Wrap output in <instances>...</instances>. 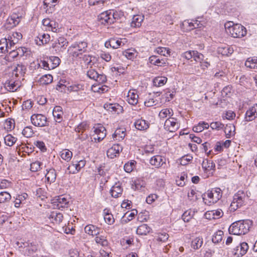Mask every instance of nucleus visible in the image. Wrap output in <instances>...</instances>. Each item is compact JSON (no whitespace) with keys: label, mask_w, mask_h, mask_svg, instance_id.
I'll return each mask as SVG.
<instances>
[{"label":"nucleus","mask_w":257,"mask_h":257,"mask_svg":"<svg viewBox=\"0 0 257 257\" xmlns=\"http://www.w3.org/2000/svg\"><path fill=\"white\" fill-rule=\"evenodd\" d=\"M252 225V221L249 219L238 220L230 225L228 231L233 235L245 234L248 232Z\"/></svg>","instance_id":"obj_1"},{"label":"nucleus","mask_w":257,"mask_h":257,"mask_svg":"<svg viewBox=\"0 0 257 257\" xmlns=\"http://www.w3.org/2000/svg\"><path fill=\"white\" fill-rule=\"evenodd\" d=\"M224 28L226 33L233 38H242L246 35V28L239 24H234L228 21L224 24Z\"/></svg>","instance_id":"obj_2"},{"label":"nucleus","mask_w":257,"mask_h":257,"mask_svg":"<svg viewBox=\"0 0 257 257\" xmlns=\"http://www.w3.org/2000/svg\"><path fill=\"white\" fill-rule=\"evenodd\" d=\"M87 46L85 41L75 42L69 47L67 53L70 56L76 58L86 51Z\"/></svg>","instance_id":"obj_3"},{"label":"nucleus","mask_w":257,"mask_h":257,"mask_svg":"<svg viewBox=\"0 0 257 257\" xmlns=\"http://www.w3.org/2000/svg\"><path fill=\"white\" fill-rule=\"evenodd\" d=\"M222 196V192L220 188H214L211 190H208L203 196L204 203L207 205H211L216 203L220 199Z\"/></svg>","instance_id":"obj_4"},{"label":"nucleus","mask_w":257,"mask_h":257,"mask_svg":"<svg viewBox=\"0 0 257 257\" xmlns=\"http://www.w3.org/2000/svg\"><path fill=\"white\" fill-rule=\"evenodd\" d=\"M245 198V193L242 191H238L233 196L232 201L229 206V210L234 212L241 207L244 204Z\"/></svg>","instance_id":"obj_5"},{"label":"nucleus","mask_w":257,"mask_h":257,"mask_svg":"<svg viewBox=\"0 0 257 257\" xmlns=\"http://www.w3.org/2000/svg\"><path fill=\"white\" fill-rule=\"evenodd\" d=\"M51 203L54 208L62 210L69 207L70 198L64 195H59L52 199Z\"/></svg>","instance_id":"obj_6"},{"label":"nucleus","mask_w":257,"mask_h":257,"mask_svg":"<svg viewBox=\"0 0 257 257\" xmlns=\"http://www.w3.org/2000/svg\"><path fill=\"white\" fill-rule=\"evenodd\" d=\"M85 164L86 161L85 159L76 160L74 158L71 164L68 167L67 170L70 174H76L83 168Z\"/></svg>","instance_id":"obj_7"},{"label":"nucleus","mask_w":257,"mask_h":257,"mask_svg":"<svg viewBox=\"0 0 257 257\" xmlns=\"http://www.w3.org/2000/svg\"><path fill=\"white\" fill-rule=\"evenodd\" d=\"M87 76L91 79L99 83H103L107 80L106 76L102 73H99L95 69L90 68L87 72Z\"/></svg>","instance_id":"obj_8"},{"label":"nucleus","mask_w":257,"mask_h":257,"mask_svg":"<svg viewBox=\"0 0 257 257\" xmlns=\"http://www.w3.org/2000/svg\"><path fill=\"white\" fill-rule=\"evenodd\" d=\"M248 249V244L245 242H242L231 249L230 251L236 257H242L246 253Z\"/></svg>","instance_id":"obj_9"},{"label":"nucleus","mask_w":257,"mask_h":257,"mask_svg":"<svg viewBox=\"0 0 257 257\" xmlns=\"http://www.w3.org/2000/svg\"><path fill=\"white\" fill-rule=\"evenodd\" d=\"M204 24L198 20H185L182 23V27L186 31H189L194 29H201Z\"/></svg>","instance_id":"obj_10"},{"label":"nucleus","mask_w":257,"mask_h":257,"mask_svg":"<svg viewBox=\"0 0 257 257\" xmlns=\"http://www.w3.org/2000/svg\"><path fill=\"white\" fill-rule=\"evenodd\" d=\"M32 123L38 127H43L46 125L47 119L45 115L42 114H34L31 116Z\"/></svg>","instance_id":"obj_11"},{"label":"nucleus","mask_w":257,"mask_h":257,"mask_svg":"<svg viewBox=\"0 0 257 257\" xmlns=\"http://www.w3.org/2000/svg\"><path fill=\"white\" fill-rule=\"evenodd\" d=\"M21 85V82L19 79H15L10 76V79L7 80L5 84V88L9 91L14 92L18 90Z\"/></svg>","instance_id":"obj_12"},{"label":"nucleus","mask_w":257,"mask_h":257,"mask_svg":"<svg viewBox=\"0 0 257 257\" xmlns=\"http://www.w3.org/2000/svg\"><path fill=\"white\" fill-rule=\"evenodd\" d=\"M164 127L167 131L175 132L179 129L180 124L176 118L169 117L165 121Z\"/></svg>","instance_id":"obj_13"},{"label":"nucleus","mask_w":257,"mask_h":257,"mask_svg":"<svg viewBox=\"0 0 257 257\" xmlns=\"http://www.w3.org/2000/svg\"><path fill=\"white\" fill-rule=\"evenodd\" d=\"M27 70L26 67L22 64H18L12 72L10 73V76L15 79H19L21 81L23 79V77L24 76Z\"/></svg>","instance_id":"obj_14"},{"label":"nucleus","mask_w":257,"mask_h":257,"mask_svg":"<svg viewBox=\"0 0 257 257\" xmlns=\"http://www.w3.org/2000/svg\"><path fill=\"white\" fill-rule=\"evenodd\" d=\"M94 135L96 137H94V139L98 142H100L106 137V130L105 128L101 124H96L94 127Z\"/></svg>","instance_id":"obj_15"},{"label":"nucleus","mask_w":257,"mask_h":257,"mask_svg":"<svg viewBox=\"0 0 257 257\" xmlns=\"http://www.w3.org/2000/svg\"><path fill=\"white\" fill-rule=\"evenodd\" d=\"M98 20L100 23L104 25L113 24V17L111 16V10L101 13L98 16Z\"/></svg>","instance_id":"obj_16"},{"label":"nucleus","mask_w":257,"mask_h":257,"mask_svg":"<svg viewBox=\"0 0 257 257\" xmlns=\"http://www.w3.org/2000/svg\"><path fill=\"white\" fill-rule=\"evenodd\" d=\"M195 59L196 62H198L200 64V67L202 70H206L210 66V62L208 61V58H205L204 56L197 51V53H195Z\"/></svg>","instance_id":"obj_17"},{"label":"nucleus","mask_w":257,"mask_h":257,"mask_svg":"<svg viewBox=\"0 0 257 257\" xmlns=\"http://www.w3.org/2000/svg\"><path fill=\"white\" fill-rule=\"evenodd\" d=\"M202 167L205 173L212 175L215 170V164L211 160L204 159L202 163Z\"/></svg>","instance_id":"obj_18"},{"label":"nucleus","mask_w":257,"mask_h":257,"mask_svg":"<svg viewBox=\"0 0 257 257\" xmlns=\"http://www.w3.org/2000/svg\"><path fill=\"white\" fill-rule=\"evenodd\" d=\"M24 252L27 255L34 256L38 249V245L35 243L26 242L24 244Z\"/></svg>","instance_id":"obj_19"},{"label":"nucleus","mask_w":257,"mask_h":257,"mask_svg":"<svg viewBox=\"0 0 257 257\" xmlns=\"http://www.w3.org/2000/svg\"><path fill=\"white\" fill-rule=\"evenodd\" d=\"M134 125L137 130L145 132L150 127V123L149 121L142 117L136 119L134 123Z\"/></svg>","instance_id":"obj_20"},{"label":"nucleus","mask_w":257,"mask_h":257,"mask_svg":"<svg viewBox=\"0 0 257 257\" xmlns=\"http://www.w3.org/2000/svg\"><path fill=\"white\" fill-rule=\"evenodd\" d=\"M218 14L221 15H229L233 12V8L230 3L227 2L224 4H221L216 9Z\"/></svg>","instance_id":"obj_21"},{"label":"nucleus","mask_w":257,"mask_h":257,"mask_svg":"<svg viewBox=\"0 0 257 257\" xmlns=\"http://www.w3.org/2000/svg\"><path fill=\"white\" fill-rule=\"evenodd\" d=\"M257 118V103L249 107L245 114L244 119L250 121Z\"/></svg>","instance_id":"obj_22"},{"label":"nucleus","mask_w":257,"mask_h":257,"mask_svg":"<svg viewBox=\"0 0 257 257\" xmlns=\"http://www.w3.org/2000/svg\"><path fill=\"white\" fill-rule=\"evenodd\" d=\"M149 162L152 166L159 168L166 164V158L163 156L155 155L151 158Z\"/></svg>","instance_id":"obj_23"},{"label":"nucleus","mask_w":257,"mask_h":257,"mask_svg":"<svg viewBox=\"0 0 257 257\" xmlns=\"http://www.w3.org/2000/svg\"><path fill=\"white\" fill-rule=\"evenodd\" d=\"M47 216L50 221L54 224H60L63 219L62 213L57 211L51 212L48 214Z\"/></svg>","instance_id":"obj_24"},{"label":"nucleus","mask_w":257,"mask_h":257,"mask_svg":"<svg viewBox=\"0 0 257 257\" xmlns=\"http://www.w3.org/2000/svg\"><path fill=\"white\" fill-rule=\"evenodd\" d=\"M122 150V147L119 144H114L107 151V156L108 158L113 159L118 156Z\"/></svg>","instance_id":"obj_25"},{"label":"nucleus","mask_w":257,"mask_h":257,"mask_svg":"<svg viewBox=\"0 0 257 257\" xmlns=\"http://www.w3.org/2000/svg\"><path fill=\"white\" fill-rule=\"evenodd\" d=\"M22 38V35L21 33L15 32L11 33L7 39L9 41L10 47H14L15 45L18 43L19 41Z\"/></svg>","instance_id":"obj_26"},{"label":"nucleus","mask_w":257,"mask_h":257,"mask_svg":"<svg viewBox=\"0 0 257 257\" xmlns=\"http://www.w3.org/2000/svg\"><path fill=\"white\" fill-rule=\"evenodd\" d=\"M58 0H44V9L47 14H52L55 11V7Z\"/></svg>","instance_id":"obj_27"},{"label":"nucleus","mask_w":257,"mask_h":257,"mask_svg":"<svg viewBox=\"0 0 257 257\" xmlns=\"http://www.w3.org/2000/svg\"><path fill=\"white\" fill-rule=\"evenodd\" d=\"M42 24L46 29L49 31L53 32H57L58 29V24L53 21H51L49 19L46 18L43 19Z\"/></svg>","instance_id":"obj_28"},{"label":"nucleus","mask_w":257,"mask_h":257,"mask_svg":"<svg viewBox=\"0 0 257 257\" xmlns=\"http://www.w3.org/2000/svg\"><path fill=\"white\" fill-rule=\"evenodd\" d=\"M139 95L136 89L130 90L127 93V101L129 104L135 105L138 103Z\"/></svg>","instance_id":"obj_29"},{"label":"nucleus","mask_w":257,"mask_h":257,"mask_svg":"<svg viewBox=\"0 0 257 257\" xmlns=\"http://www.w3.org/2000/svg\"><path fill=\"white\" fill-rule=\"evenodd\" d=\"M83 86L80 84H74L71 85L66 86V85L63 84L60 82L57 85V89L60 90V88L65 90V88L70 92H76L82 89Z\"/></svg>","instance_id":"obj_30"},{"label":"nucleus","mask_w":257,"mask_h":257,"mask_svg":"<svg viewBox=\"0 0 257 257\" xmlns=\"http://www.w3.org/2000/svg\"><path fill=\"white\" fill-rule=\"evenodd\" d=\"M21 18V15L14 12L7 19V23L11 25V27H16L20 22Z\"/></svg>","instance_id":"obj_31"},{"label":"nucleus","mask_w":257,"mask_h":257,"mask_svg":"<svg viewBox=\"0 0 257 257\" xmlns=\"http://www.w3.org/2000/svg\"><path fill=\"white\" fill-rule=\"evenodd\" d=\"M126 136V129L124 128H119L115 130L112 135V138L114 141H121Z\"/></svg>","instance_id":"obj_32"},{"label":"nucleus","mask_w":257,"mask_h":257,"mask_svg":"<svg viewBox=\"0 0 257 257\" xmlns=\"http://www.w3.org/2000/svg\"><path fill=\"white\" fill-rule=\"evenodd\" d=\"M100 228L97 226L88 224L84 227V231L89 235L96 236L100 234Z\"/></svg>","instance_id":"obj_33"},{"label":"nucleus","mask_w":257,"mask_h":257,"mask_svg":"<svg viewBox=\"0 0 257 257\" xmlns=\"http://www.w3.org/2000/svg\"><path fill=\"white\" fill-rule=\"evenodd\" d=\"M123 189L120 184L118 182L116 183L111 188L110 193L113 198H118L121 194Z\"/></svg>","instance_id":"obj_34"},{"label":"nucleus","mask_w":257,"mask_h":257,"mask_svg":"<svg viewBox=\"0 0 257 257\" xmlns=\"http://www.w3.org/2000/svg\"><path fill=\"white\" fill-rule=\"evenodd\" d=\"M234 51L233 47L229 45H222L217 49V52L223 56H229Z\"/></svg>","instance_id":"obj_35"},{"label":"nucleus","mask_w":257,"mask_h":257,"mask_svg":"<svg viewBox=\"0 0 257 257\" xmlns=\"http://www.w3.org/2000/svg\"><path fill=\"white\" fill-rule=\"evenodd\" d=\"M50 40V36L47 34H39L35 38V41L37 45L41 46L47 44Z\"/></svg>","instance_id":"obj_36"},{"label":"nucleus","mask_w":257,"mask_h":257,"mask_svg":"<svg viewBox=\"0 0 257 257\" xmlns=\"http://www.w3.org/2000/svg\"><path fill=\"white\" fill-rule=\"evenodd\" d=\"M144 19V16L143 15H134L131 22V27L132 28H139L141 26Z\"/></svg>","instance_id":"obj_37"},{"label":"nucleus","mask_w":257,"mask_h":257,"mask_svg":"<svg viewBox=\"0 0 257 257\" xmlns=\"http://www.w3.org/2000/svg\"><path fill=\"white\" fill-rule=\"evenodd\" d=\"M28 197V195L26 193L17 195L14 202L15 206L17 208L20 207L21 204L25 203L26 200Z\"/></svg>","instance_id":"obj_38"},{"label":"nucleus","mask_w":257,"mask_h":257,"mask_svg":"<svg viewBox=\"0 0 257 257\" xmlns=\"http://www.w3.org/2000/svg\"><path fill=\"white\" fill-rule=\"evenodd\" d=\"M235 127L233 124L228 123L224 127L225 137L227 139H230L234 137L235 134Z\"/></svg>","instance_id":"obj_39"},{"label":"nucleus","mask_w":257,"mask_h":257,"mask_svg":"<svg viewBox=\"0 0 257 257\" xmlns=\"http://www.w3.org/2000/svg\"><path fill=\"white\" fill-rule=\"evenodd\" d=\"M46 58L50 70L56 68L60 64V59L58 57L51 56Z\"/></svg>","instance_id":"obj_40"},{"label":"nucleus","mask_w":257,"mask_h":257,"mask_svg":"<svg viewBox=\"0 0 257 257\" xmlns=\"http://www.w3.org/2000/svg\"><path fill=\"white\" fill-rule=\"evenodd\" d=\"M12 49V47H10L7 38H2L0 40V53H5L6 52H9V50Z\"/></svg>","instance_id":"obj_41"},{"label":"nucleus","mask_w":257,"mask_h":257,"mask_svg":"<svg viewBox=\"0 0 257 257\" xmlns=\"http://www.w3.org/2000/svg\"><path fill=\"white\" fill-rule=\"evenodd\" d=\"M103 214L104 221L107 224L111 225L114 222L113 216L109 209L105 208L103 211Z\"/></svg>","instance_id":"obj_42"},{"label":"nucleus","mask_w":257,"mask_h":257,"mask_svg":"<svg viewBox=\"0 0 257 257\" xmlns=\"http://www.w3.org/2000/svg\"><path fill=\"white\" fill-rule=\"evenodd\" d=\"M149 62L154 65L158 66H165V61L163 59H160L158 56L156 55H152L149 58Z\"/></svg>","instance_id":"obj_43"},{"label":"nucleus","mask_w":257,"mask_h":257,"mask_svg":"<svg viewBox=\"0 0 257 257\" xmlns=\"http://www.w3.org/2000/svg\"><path fill=\"white\" fill-rule=\"evenodd\" d=\"M169 237V234L166 232L158 233L155 235L154 241L158 243L165 242L168 239Z\"/></svg>","instance_id":"obj_44"},{"label":"nucleus","mask_w":257,"mask_h":257,"mask_svg":"<svg viewBox=\"0 0 257 257\" xmlns=\"http://www.w3.org/2000/svg\"><path fill=\"white\" fill-rule=\"evenodd\" d=\"M123 55L127 59L133 60L138 55L137 51L134 49H128L124 51L122 53Z\"/></svg>","instance_id":"obj_45"},{"label":"nucleus","mask_w":257,"mask_h":257,"mask_svg":"<svg viewBox=\"0 0 257 257\" xmlns=\"http://www.w3.org/2000/svg\"><path fill=\"white\" fill-rule=\"evenodd\" d=\"M188 198L192 202L197 200L200 196V193L195 189H191L188 192Z\"/></svg>","instance_id":"obj_46"},{"label":"nucleus","mask_w":257,"mask_h":257,"mask_svg":"<svg viewBox=\"0 0 257 257\" xmlns=\"http://www.w3.org/2000/svg\"><path fill=\"white\" fill-rule=\"evenodd\" d=\"M150 227L146 224L140 225L137 229L136 232L139 235H145L150 232Z\"/></svg>","instance_id":"obj_47"},{"label":"nucleus","mask_w":257,"mask_h":257,"mask_svg":"<svg viewBox=\"0 0 257 257\" xmlns=\"http://www.w3.org/2000/svg\"><path fill=\"white\" fill-rule=\"evenodd\" d=\"M47 181L50 183L54 182L56 179V171L54 169H50L47 171L45 175Z\"/></svg>","instance_id":"obj_48"},{"label":"nucleus","mask_w":257,"mask_h":257,"mask_svg":"<svg viewBox=\"0 0 257 257\" xmlns=\"http://www.w3.org/2000/svg\"><path fill=\"white\" fill-rule=\"evenodd\" d=\"M209 127V124L205 121H200L198 124L193 127V131L196 133H200L204 129H207Z\"/></svg>","instance_id":"obj_49"},{"label":"nucleus","mask_w":257,"mask_h":257,"mask_svg":"<svg viewBox=\"0 0 257 257\" xmlns=\"http://www.w3.org/2000/svg\"><path fill=\"white\" fill-rule=\"evenodd\" d=\"M245 66L250 69H257V58L254 57L247 58Z\"/></svg>","instance_id":"obj_50"},{"label":"nucleus","mask_w":257,"mask_h":257,"mask_svg":"<svg viewBox=\"0 0 257 257\" xmlns=\"http://www.w3.org/2000/svg\"><path fill=\"white\" fill-rule=\"evenodd\" d=\"M137 162L135 160H131L126 163L123 166L124 170L126 173L132 172L136 168Z\"/></svg>","instance_id":"obj_51"},{"label":"nucleus","mask_w":257,"mask_h":257,"mask_svg":"<svg viewBox=\"0 0 257 257\" xmlns=\"http://www.w3.org/2000/svg\"><path fill=\"white\" fill-rule=\"evenodd\" d=\"M104 107L107 110L117 113H118L119 110L121 109V106L117 103L105 104Z\"/></svg>","instance_id":"obj_52"},{"label":"nucleus","mask_w":257,"mask_h":257,"mask_svg":"<svg viewBox=\"0 0 257 257\" xmlns=\"http://www.w3.org/2000/svg\"><path fill=\"white\" fill-rule=\"evenodd\" d=\"M167 78L166 77H156L153 79L154 85L157 87H161L165 85L167 81Z\"/></svg>","instance_id":"obj_53"},{"label":"nucleus","mask_w":257,"mask_h":257,"mask_svg":"<svg viewBox=\"0 0 257 257\" xmlns=\"http://www.w3.org/2000/svg\"><path fill=\"white\" fill-rule=\"evenodd\" d=\"M23 53V50L22 48H18L16 50H12L9 52V54L7 56L8 60L9 61H12L16 58L20 53L21 52Z\"/></svg>","instance_id":"obj_54"},{"label":"nucleus","mask_w":257,"mask_h":257,"mask_svg":"<svg viewBox=\"0 0 257 257\" xmlns=\"http://www.w3.org/2000/svg\"><path fill=\"white\" fill-rule=\"evenodd\" d=\"M195 213L194 210L189 209L184 212L182 215V219L184 222H189L193 217Z\"/></svg>","instance_id":"obj_55"},{"label":"nucleus","mask_w":257,"mask_h":257,"mask_svg":"<svg viewBox=\"0 0 257 257\" xmlns=\"http://www.w3.org/2000/svg\"><path fill=\"white\" fill-rule=\"evenodd\" d=\"M53 81V77L50 74H45L40 78L39 82L42 85H48Z\"/></svg>","instance_id":"obj_56"},{"label":"nucleus","mask_w":257,"mask_h":257,"mask_svg":"<svg viewBox=\"0 0 257 257\" xmlns=\"http://www.w3.org/2000/svg\"><path fill=\"white\" fill-rule=\"evenodd\" d=\"M95 241L97 244H100L102 246H106L108 243L106 237L103 235L99 234L96 235Z\"/></svg>","instance_id":"obj_57"},{"label":"nucleus","mask_w":257,"mask_h":257,"mask_svg":"<svg viewBox=\"0 0 257 257\" xmlns=\"http://www.w3.org/2000/svg\"><path fill=\"white\" fill-rule=\"evenodd\" d=\"M154 52L164 56H170L171 54L170 49L168 48L159 47L155 49Z\"/></svg>","instance_id":"obj_58"},{"label":"nucleus","mask_w":257,"mask_h":257,"mask_svg":"<svg viewBox=\"0 0 257 257\" xmlns=\"http://www.w3.org/2000/svg\"><path fill=\"white\" fill-rule=\"evenodd\" d=\"M61 158L67 162H69L72 158L73 154L68 149L63 150L60 152Z\"/></svg>","instance_id":"obj_59"},{"label":"nucleus","mask_w":257,"mask_h":257,"mask_svg":"<svg viewBox=\"0 0 257 257\" xmlns=\"http://www.w3.org/2000/svg\"><path fill=\"white\" fill-rule=\"evenodd\" d=\"M173 115V110L169 108H164L162 109L159 114V116L161 119H164L167 116L171 117Z\"/></svg>","instance_id":"obj_60"},{"label":"nucleus","mask_w":257,"mask_h":257,"mask_svg":"<svg viewBox=\"0 0 257 257\" xmlns=\"http://www.w3.org/2000/svg\"><path fill=\"white\" fill-rule=\"evenodd\" d=\"M203 244V238L197 237L192 241L191 247L194 249H198L201 247Z\"/></svg>","instance_id":"obj_61"},{"label":"nucleus","mask_w":257,"mask_h":257,"mask_svg":"<svg viewBox=\"0 0 257 257\" xmlns=\"http://www.w3.org/2000/svg\"><path fill=\"white\" fill-rule=\"evenodd\" d=\"M223 235V232L222 231L220 230H217L212 235V242L214 243H218L222 240Z\"/></svg>","instance_id":"obj_62"},{"label":"nucleus","mask_w":257,"mask_h":257,"mask_svg":"<svg viewBox=\"0 0 257 257\" xmlns=\"http://www.w3.org/2000/svg\"><path fill=\"white\" fill-rule=\"evenodd\" d=\"M95 59L94 56L90 55H84L82 58V60L86 65L91 67L94 65V62L93 61Z\"/></svg>","instance_id":"obj_63"},{"label":"nucleus","mask_w":257,"mask_h":257,"mask_svg":"<svg viewBox=\"0 0 257 257\" xmlns=\"http://www.w3.org/2000/svg\"><path fill=\"white\" fill-rule=\"evenodd\" d=\"M88 127L89 125L88 123L85 121H83L79 124L77 127L75 128V130L76 132L79 133H81V135H82L83 132L87 130Z\"/></svg>","instance_id":"obj_64"}]
</instances>
